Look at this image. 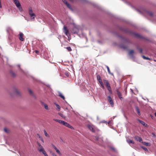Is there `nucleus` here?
<instances>
[{"label": "nucleus", "instance_id": "6e6552de", "mask_svg": "<svg viewBox=\"0 0 156 156\" xmlns=\"http://www.w3.org/2000/svg\"><path fill=\"white\" fill-rule=\"evenodd\" d=\"M52 146L54 148L56 152L60 155L61 154V153L60 152V151L57 148V147H55V145H54L53 144H52Z\"/></svg>", "mask_w": 156, "mask_h": 156}, {"label": "nucleus", "instance_id": "f3484780", "mask_svg": "<svg viewBox=\"0 0 156 156\" xmlns=\"http://www.w3.org/2000/svg\"><path fill=\"white\" fill-rule=\"evenodd\" d=\"M104 82L105 84V86H106L107 87L110 86V85L107 80H104Z\"/></svg>", "mask_w": 156, "mask_h": 156}, {"label": "nucleus", "instance_id": "a211bd4d", "mask_svg": "<svg viewBox=\"0 0 156 156\" xmlns=\"http://www.w3.org/2000/svg\"><path fill=\"white\" fill-rule=\"evenodd\" d=\"M88 128L89 129L91 130L92 132H94L95 130L94 129L93 127L90 125L88 126Z\"/></svg>", "mask_w": 156, "mask_h": 156}, {"label": "nucleus", "instance_id": "ddd939ff", "mask_svg": "<svg viewBox=\"0 0 156 156\" xmlns=\"http://www.w3.org/2000/svg\"><path fill=\"white\" fill-rule=\"evenodd\" d=\"M30 17V19L32 20H34L36 17V15L34 13L31 14H29Z\"/></svg>", "mask_w": 156, "mask_h": 156}, {"label": "nucleus", "instance_id": "2eb2a0df", "mask_svg": "<svg viewBox=\"0 0 156 156\" xmlns=\"http://www.w3.org/2000/svg\"><path fill=\"white\" fill-rule=\"evenodd\" d=\"M58 96L62 98L64 100L65 99V98L63 95L59 91H58Z\"/></svg>", "mask_w": 156, "mask_h": 156}, {"label": "nucleus", "instance_id": "c756f323", "mask_svg": "<svg viewBox=\"0 0 156 156\" xmlns=\"http://www.w3.org/2000/svg\"><path fill=\"white\" fill-rule=\"evenodd\" d=\"M111 149L114 152H117V150L114 147H111Z\"/></svg>", "mask_w": 156, "mask_h": 156}, {"label": "nucleus", "instance_id": "1a4fd4ad", "mask_svg": "<svg viewBox=\"0 0 156 156\" xmlns=\"http://www.w3.org/2000/svg\"><path fill=\"white\" fill-rule=\"evenodd\" d=\"M134 51L133 50H131L129 51V55L130 56L131 58H134V56L133 55L134 53Z\"/></svg>", "mask_w": 156, "mask_h": 156}, {"label": "nucleus", "instance_id": "3c124183", "mask_svg": "<svg viewBox=\"0 0 156 156\" xmlns=\"http://www.w3.org/2000/svg\"><path fill=\"white\" fill-rule=\"evenodd\" d=\"M69 128H70V129H74V128L72 126H71L70 125L69 126Z\"/></svg>", "mask_w": 156, "mask_h": 156}, {"label": "nucleus", "instance_id": "69168bd1", "mask_svg": "<svg viewBox=\"0 0 156 156\" xmlns=\"http://www.w3.org/2000/svg\"><path fill=\"white\" fill-rule=\"evenodd\" d=\"M110 123V121H109L108 122H107V123L108 124H109Z\"/></svg>", "mask_w": 156, "mask_h": 156}, {"label": "nucleus", "instance_id": "6e6d98bb", "mask_svg": "<svg viewBox=\"0 0 156 156\" xmlns=\"http://www.w3.org/2000/svg\"><path fill=\"white\" fill-rule=\"evenodd\" d=\"M152 134L153 135V137H156V135L154 133H152Z\"/></svg>", "mask_w": 156, "mask_h": 156}, {"label": "nucleus", "instance_id": "b1692460", "mask_svg": "<svg viewBox=\"0 0 156 156\" xmlns=\"http://www.w3.org/2000/svg\"><path fill=\"white\" fill-rule=\"evenodd\" d=\"M10 73L13 77H15L16 75V74L12 70L10 71Z\"/></svg>", "mask_w": 156, "mask_h": 156}, {"label": "nucleus", "instance_id": "f704fd0d", "mask_svg": "<svg viewBox=\"0 0 156 156\" xmlns=\"http://www.w3.org/2000/svg\"><path fill=\"white\" fill-rule=\"evenodd\" d=\"M38 150L40 152H42V153L45 151L44 150V149H38Z\"/></svg>", "mask_w": 156, "mask_h": 156}, {"label": "nucleus", "instance_id": "f257e3e1", "mask_svg": "<svg viewBox=\"0 0 156 156\" xmlns=\"http://www.w3.org/2000/svg\"><path fill=\"white\" fill-rule=\"evenodd\" d=\"M63 32L68 37V39H69L70 38V35L68 30L67 29L66 27L65 26H64L63 27Z\"/></svg>", "mask_w": 156, "mask_h": 156}, {"label": "nucleus", "instance_id": "dca6fc26", "mask_svg": "<svg viewBox=\"0 0 156 156\" xmlns=\"http://www.w3.org/2000/svg\"><path fill=\"white\" fill-rule=\"evenodd\" d=\"M137 120H138L139 122L142 124L143 125L146 126H147V124L144 121H141L139 119H137Z\"/></svg>", "mask_w": 156, "mask_h": 156}, {"label": "nucleus", "instance_id": "72a5a7b5", "mask_svg": "<svg viewBox=\"0 0 156 156\" xmlns=\"http://www.w3.org/2000/svg\"><path fill=\"white\" fill-rule=\"evenodd\" d=\"M44 134L45 135V136H47V137H49V136L47 132H46V131L45 130H44Z\"/></svg>", "mask_w": 156, "mask_h": 156}, {"label": "nucleus", "instance_id": "0e129e2a", "mask_svg": "<svg viewBox=\"0 0 156 156\" xmlns=\"http://www.w3.org/2000/svg\"><path fill=\"white\" fill-rule=\"evenodd\" d=\"M35 52L36 53H37L38 52V51L37 50H35Z\"/></svg>", "mask_w": 156, "mask_h": 156}, {"label": "nucleus", "instance_id": "7ed1b4c3", "mask_svg": "<svg viewBox=\"0 0 156 156\" xmlns=\"http://www.w3.org/2000/svg\"><path fill=\"white\" fill-rule=\"evenodd\" d=\"M97 80L98 81L101 86L103 88H104V86L102 80L101 79L100 76L99 75H97Z\"/></svg>", "mask_w": 156, "mask_h": 156}, {"label": "nucleus", "instance_id": "e433bc0d", "mask_svg": "<svg viewBox=\"0 0 156 156\" xmlns=\"http://www.w3.org/2000/svg\"><path fill=\"white\" fill-rule=\"evenodd\" d=\"M107 87L108 89V90L109 91V92H112V90H111V88L110 86Z\"/></svg>", "mask_w": 156, "mask_h": 156}, {"label": "nucleus", "instance_id": "9b49d317", "mask_svg": "<svg viewBox=\"0 0 156 156\" xmlns=\"http://www.w3.org/2000/svg\"><path fill=\"white\" fill-rule=\"evenodd\" d=\"M23 37V33L21 32H20L19 38L20 40L21 41H23L24 40Z\"/></svg>", "mask_w": 156, "mask_h": 156}, {"label": "nucleus", "instance_id": "49530a36", "mask_svg": "<svg viewBox=\"0 0 156 156\" xmlns=\"http://www.w3.org/2000/svg\"><path fill=\"white\" fill-rule=\"evenodd\" d=\"M141 147H142V149H143L145 151H147V149L146 148V147H144L143 146Z\"/></svg>", "mask_w": 156, "mask_h": 156}, {"label": "nucleus", "instance_id": "052dcab7", "mask_svg": "<svg viewBox=\"0 0 156 156\" xmlns=\"http://www.w3.org/2000/svg\"><path fill=\"white\" fill-rule=\"evenodd\" d=\"M63 2L65 4L66 1V0H62Z\"/></svg>", "mask_w": 156, "mask_h": 156}, {"label": "nucleus", "instance_id": "39448f33", "mask_svg": "<svg viewBox=\"0 0 156 156\" xmlns=\"http://www.w3.org/2000/svg\"><path fill=\"white\" fill-rule=\"evenodd\" d=\"M116 91L117 94L119 98L121 100H123V98L122 97V95L121 93L119 91L118 89H116Z\"/></svg>", "mask_w": 156, "mask_h": 156}, {"label": "nucleus", "instance_id": "603ef678", "mask_svg": "<svg viewBox=\"0 0 156 156\" xmlns=\"http://www.w3.org/2000/svg\"><path fill=\"white\" fill-rule=\"evenodd\" d=\"M46 86H47L50 89H51L50 85L48 84H46Z\"/></svg>", "mask_w": 156, "mask_h": 156}, {"label": "nucleus", "instance_id": "0eeeda50", "mask_svg": "<svg viewBox=\"0 0 156 156\" xmlns=\"http://www.w3.org/2000/svg\"><path fill=\"white\" fill-rule=\"evenodd\" d=\"M79 29L76 27H74L72 30V32L73 34L78 33Z\"/></svg>", "mask_w": 156, "mask_h": 156}, {"label": "nucleus", "instance_id": "6ab92c4d", "mask_svg": "<svg viewBox=\"0 0 156 156\" xmlns=\"http://www.w3.org/2000/svg\"><path fill=\"white\" fill-rule=\"evenodd\" d=\"M65 4L67 6V7L70 9L73 10V9L71 6L67 2V1H66Z\"/></svg>", "mask_w": 156, "mask_h": 156}, {"label": "nucleus", "instance_id": "338daca9", "mask_svg": "<svg viewBox=\"0 0 156 156\" xmlns=\"http://www.w3.org/2000/svg\"><path fill=\"white\" fill-rule=\"evenodd\" d=\"M17 66L19 67H20V65H17Z\"/></svg>", "mask_w": 156, "mask_h": 156}, {"label": "nucleus", "instance_id": "5fc2aeb1", "mask_svg": "<svg viewBox=\"0 0 156 156\" xmlns=\"http://www.w3.org/2000/svg\"><path fill=\"white\" fill-rule=\"evenodd\" d=\"M101 122L104 123H106L107 124V122L105 120H103Z\"/></svg>", "mask_w": 156, "mask_h": 156}, {"label": "nucleus", "instance_id": "423d86ee", "mask_svg": "<svg viewBox=\"0 0 156 156\" xmlns=\"http://www.w3.org/2000/svg\"><path fill=\"white\" fill-rule=\"evenodd\" d=\"M120 37L124 41V42L125 43L127 44H129L130 43V41L129 39L125 38L122 36H121Z\"/></svg>", "mask_w": 156, "mask_h": 156}, {"label": "nucleus", "instance_id": "e2e57ef3", "mask_svg": "<svg viewBox=\"0 0 156 156\" xmlns=\"http://www.w3.org/2000/svg\"><path fill=\"white\" fill-rule=\"evenodd\" d=\"M2 7L1 2H0V8H1Z\"/></svg>", "mask_w": 156, "mask_h": 156}, {"label": "nucleus", "instance_id": "680f3d73", "mask_svg": "<svg viewBox=\"0 0 156 156\" xmlns=\"http://www.w3.org/2000/svg\"><path fill=\"white\" fill-rule=\"evenodd\" d=\"M41 141L42 142H44V141L43 140V139H42V138H41Z\"/></svg>", "mask_w": 156, "mask_h": 156}, {"label": "nucleus", "instance_id": "de8ad7c7", "mask_svg": "<svg viewBox=\"0 0 156 156\" xmlns=\"http://www.w3.org/2000/svg\"><path fill=\"white\" fill-rule=\"evenodd\" d=\"M136 10L137 11V12H139V13L141 14L142 13L140 11V10L137 9H136Z\"/></svg>", "mask_w": 156, "mask_h": 156}, {"label": "nucleus", "instance_id": "4be33fe9", "mask_svg": "<svg viewBox=\"0 0 156 156\" xmlns=\"http://www.w3.org/2000/svg\"><path fill=\"white\" fill-rule=\"evenodd\" d=\"M120 47L124 49H126L127 48V47L124 44H121L120 45Z\"/></svg>", "mask_w": 156, "mask_h": 156}, {"label": "nucleus", "instance_id": "bf43d9fd", "mask_svg": "<svg viewBox=\"0 0 156 156\" xmlns=\"http://www.w3.org/2000/svg\"><path fill=\"white\" fill-rule=\"evenodd\" d=\"M82 34L83 36H86V35H85V34H84L82 33Z\"/></svg>", "mask_w": 156, "mask_h": 156}, {"label": "nucleus", "instance_id": "aec40b11", "mask_svg": "<svg viewBox=\"0 0 156 156\" xmlns=\"http://www.w3.org/2000/svg\"><path fill=\"white\" fill-rule=\"evenodd\" d=\"M136 111L137 112V114L139 115H141L139 109L138 107L136 106Z\"/></svg>", "mask_w": 156, "mask_h": 156}, {"label": "nucleus", "instance_id": "9d476101", "mask_svg": "<svg viewBox=\"0 0 156 156\" xmlns=\"http://www.w3.org/2000/svg\"><path fill=\"white\" fill-rule=\"evenodd\" d=\"M41 103L42 105L44 106V108L48 110L49 109V108L48 107V105L46 104L44 102L42 101H41Z\"/></svg>", "mask_w": 156, "mask_h": 156}, {"label": "nucleus", "instance_id": "4c0bfd02", "mask_svg": "<svg viewBox=\"0 0 156 156\" xmlns=\"http://www.w3.org/2000/svg\"><path fill=\"white\" fill-rule=\"evenodd\" d=\"M38 145L39 146V148H38V149H43V147L42 146L41 144H40L39 143H37Z\"/></svg>", "mask_w": 156, "mask_h": 156}, {"label": "nucleus", "instance_id": "58836bf2", "mask_svg": "<svg viewBox=\"0 0 156 156\" xmlns=\"http://www.w3.org/2000/svg\"><path fill=\"white\" fill-rule=\"evenodd\" d=\"M55 105L57 108L59 110L60 109V107L59 105L56 104H55Z\"/></svg>", "mask_w": 156, "mask_h": 156}, {"label": "nucleus", "instance_id": "7c9ffc66", "mask_svg": "<svg viewBox=\"0 0 156 156\" xmlns=\"http://www.w3.org/2000/svg\"><path fill=\"white\" fill-rule=\"evenodd\" d=\"M142 143H143V144H144V145H145L146 146H150V144L148 143L142 142Z\"/></svg>", "mask_w": 156, "mask_h": 156}, {"label": "nucleus", "instance_id": "a18cd8bd", "mask_svg": "<svg viewBox=\"0 0 156 156\" xmlns=\"http://www.w3.org/2000/svg\"><path fill=\"white\" fill-rule=\"evenodd\" d=\"M58 114L61 117H63V118L64 117L63 115L62 114L60 113H58Z\"/></svg>", "mask_w": 156, "mask_h": 156}, {"label": "nucleus", "instance_id": "cd10ccee", "mask_svg": "<svg viewBox=\"0 0 156 156\" xmlns=\"http://www.w3.org/2000/svg\"><path fill=\"white\" fill-rule=\"evenodd\" d=\"M141 56L144 59H147V60H150L151 59L150 58H149L148 57H146L144 55H142Z\"/></svg>", "mask_w": 156, "mask_h": 156}, {"label": "nucleus", "instance_id": "2f4dec72", "mask_svg": "<svg viewBox=\"0 0 156 156\" xmlns=\"http://www.w3.org/2000/svg\"><path fill=\"white\" fill-rule=\"evenodd\" d=\"M14 92H15V93H16V94H18V95H20V92H19V91L17 89H15V90H14Z\"/></svg>", "mask_w": 156, "mask_h": 156}, {"label": "nucleus", "instance_id": "774afa93", "mask_svg": "<svg viewBox=\"0 0 156 156\" xmlns=\"http://www.w3.org/2000/svg\"><path fill=\"white\" fill-rule=\"evenodd\" d=\"M154 115H155V116H156V112L155 113H154Z\"/></svg>", "mask_w": 156, "mask_h": 156}, {"label": "nucleus", "instance_id": "09e8293b", "mask_svg": "<svg viewBox=\"0 0 156 156\" xmlns=\"http://www.w3.org/2000/svg\"><path fill=\"white\" fill-rule=\"evenodd\" d=\"M22 16H23L25 20H27V21H29V20L27 17L23 16V15H22Z\"/></svg>", "mask_w": 156, "mask_h": 156}, {"label": "nucleus", "instance_id": "ea45409f", "mask_svg": "<svg viewBox=\"0 0 156 156\" xmlns=\"http://www.w3.org/2000/svg\"><path fill=\"white\" fill-rule=\"evenodd\" d=\"M66 48L69 51H72V49L70 47H68Z\"/></svg>", "mask_w": 156, "mask_h": 156}, {"label": "nucleus", "instance_id": "c85d7f7f", "mask_svg": "<svg viewBox=\"0 0 156 156\" xmlns=\"http://www.w3.org/2000/svg\"><path fill=\"white\" fill-rule=\"evenodd\" d=\"M127 142L129 144H130V143L134 144V143L133 141L132 140H127Z\"/></svg>", "mask_w": 156, "mask_h": 156}, {"label": "nucleus", "instance_id": "473e14b6", "mask_svg": "<svg viewBox=\"0 0 156 156\" xmlns=\"http://www.w3.org/2000/svg\"><path fill=\"white\" fill-rule=\"evenodd\" d=\"M7 31L8 33L10 34L12 31V30L10 28H9L7 29Z\"/></svg>", "mask_w": 156, "mask_h": 156}, {"label": "nucleus", "instance_id": "4d7b16f0", "mask_svg": "<svg viewBox=\"0 0 156 156\" xmlns=\"http://www.w3.org/2000/svg\"><path fill=\"white\" fill-rule=\"evenodd\" d=\"M52 155L53 156H57L56 155L55 153H52Z\"/></svg>", "mask_w": 156, "mask_h": 156}, {"label": "nucleus", "instance_id": "79ce46f5", "mask_svg": "<svg viewBox=\"0 0 156 156\" xmlns=\"http://www.w3.org/2000/svg\"><path fill=\"white\" fill-rule=\"evenodd\" d=\"M4 130L6 133H8L9 132V130L6 128H4Z\"/></svg>", "mask_w": 156, "mask_h": 156}, {"label": "nucleus", "instance_id": "393cba45", "mask_svg": "<svg viewBox=\"0 0 156 156\" xmlns=\"http://www.w3.org/2000/svg\"><path fill=\"white\" fill-rule=\"evenodd\" d=\"M28 91L30 93V94L31 95H32V96H34V97L35 98H36L35 96V95L33 93V91H32V90H31L30 89H29L28 90Z\"/></svg>", "mask_w": 156, "mask_h": 156}, {"label": "nucleus", "instance_id": "c9c22d12", "mask_svg": "<svg viewBox=\"0 0 156 156\" xmlns=\"http://www.w3.org/2000/svg\"><path fill=\"white\" fill-rule=\"evenodd\" d=\"M83 3H90L88 0H80Z\"/></svg>", "mask_w": 156, "mask_h": 156}, {"label": "nucleus", "instance_id": "13d9d810", "mask_svg": "<svg viewBox=\"0 0 156 156\" xmlns=\"http://www.w3.org/2000/svg\"><path fill=\"white\" fill-rule=\"evenodd\" d=\"M13 1H14V3H15V2H18V0H13Z\"/></svg>", "mask_w": 156, "mask_h": 156}, {"label": "nucleus", "instance_id": "5701e85b", "mask_svg": "<svg viewBox=\"0 0 156 156\" xmlns=\"http://www.w3.org/2000/svg\"><path fill=\"white\" fill-rule=\"evenodd\" d=\"M134 34L135 36L136 37L139 38H142V36L138 34L134 33Z\"/></svg>", "mask_w": 156, "mask_h": 156}, {"label": "nucleus", "instance_id": "a19ab883", "mask_svg": "<svg viewBox=\"0 0 156 156\" xmlns=\"http://www.w3.org/2000/svg\"><path fill=\"white\" fill-rule=\"evenodd\" d=\"M147 13L149 15H150L151 16H153V14L151 12H147Z\"/></svg>", "mask_w": 156, "mask_h": 156}, {"label": "nucleus", "instance_id": "864d4df0", "mask_svg": "<svg viewBox=\"0 0 156 156\" xmlns=\"http://www.w3.org/2000/svg\"><path fill=\"white\" fill-rule=\"evenodd\" d=\"M20 69L23 72L24 74L26 75V73L22 69H21V68H20Z\"/></svg>", "mask_w": 156, "mask_h": 156}, {"label": "nucleus", "instance_id": "37998d69", "mask_svg": "<svg viewBox=\"0 0 156 156\" xmlns=\"http://www.w3.org/2000/svg\"><path fill=\"white\" fill-rule=\"evenodd\" d=\"M43 154L45 156H48V154H47L46 152V151H44V152Z\"/></svg>", "mask_w": 156, "mask_h": 156}, {"label": "nucleus", "instance_id": "a878e982", "mask_svg": "<svg viewBox=\"0 0 156 156\" xmlns=\"http://www.w3.org/2000/svg\"><path fill=\"white\" fill-rule=\"evenodd\" d=\"M105 66H106V68H107V70H108V73L109 74H111V75H113V73H111L110 72V69H109V68L108 66H106V65Z\"/></svg>", "mask_w": 156, "mask_h": 156}, {"label": "nucleus", "instance_id": "8fccbe9b", "mask_svg": "<svg viewBox=\"0 0 156 156\" xmlns=\"http://www.w3.org/2000/svg\"><path fill=\"white\" fill-rule=\"evenodd\" d=\"M139 50H140V53H142V52H143V50L142 48H139Z\"/></svg>", "mask_w": 156, "mask_h": 156}, {"label": "nucleus", "instance_id": "c03bdc74", "mask_svg": "<svg viewBox=\"0 0 156 156\" xmlns=\"http://www.w3.org/2000/svg\"><path fill=\"white\" fill-rule=\"evenodd\" d=\"M43 154L45 156H48V154H47L46 152V151H44V152Z\"/></svg>", "mask_w": 156, "mask_h": 156}, {"label": "nucleus", "instance_id": "f8f14e48", "mask_svg": "<svg viewBox=\"0 0 156 156\" xmlns=\"http://www.w3.org/2000/svg\"><path fill=\"white\" fill-rule=\"evenodd\" d=\"M134 138L136 140L139 141L140 142L142 143V139L140 137L138 136H136L134 137Z\"/></svg>", "mask_w": 156, "mask_h": 156}, {"label": "nucleus", "instance_id": "4468645a", "mask_svg": "<svg viewBox=\"0 0 156 156\" xmlns=\"http://www.w3.org/2000/svg\"><path fill=\"white\" fill-rule=\"evenodd\" d=\"M53 120H54V121H56V122H58L62 125L63 124L64 122H65L64 121H62V120H59V119H53Z\"/></svg>", "mask_w": 156, "mask_h": 156}, {"label": "nucleus", "instance_id": "f03ea898", "mask_svg": "<svg viewBox=\"0 0 156 156\" xmlns=\"http://www.w3.org/2000/svg\"><path fill=\"white\" fill-rule=\"evenodd\" d=\"M15 3L16 5L19 9L20 11L21 12H22L23 11V9L19 1H18L16 2H15Z\"/></svg>", "mask_w": 156, "mask_h": 156}, {"label": "nucleus", "instance_id": "bb28decb", "mask_svg": "<svg viewBox=\"0 0 156 156\" xmlns=\"http://www.w3.org/2000/svg\"><path fill=\"white\" fill-rule=\"evenodd\" d=\"M63 125L65 126H66L68 128H69V126L70 125L69 123H68L67 122H64Z\"/></svg>", "mask_w": 156, "mask_h": 156}, {"label": "nucleus", "instance_id": "20e7f679", "mask_svg": "<svg viewBox=\"0 0 156 156\" xmlns=\"http://www.w3.org/2000/svg\"><path fill=\"white\" fill-rule=\"evenodd\" d=\"M108 100L109 102L110 103L111 105V106L112 107H113L114 106V102L112 100V98L111 97L109 96H108Z\"/></svg>", "mask_w": 156, "mask_h": 156}, {"label": "nucleus", "instance_id": "412c9836", "mask_svg": "<svg viewBox=\"0 0 156 156\" xmlns=\"http://www.w3.org/2000/svg\"><path fill=\"white\" fill-rule=\"evenodd\" d=\"M28 12L29 14H31L34 13L32 11V8L31 7H29L28 9Z\"/></svg>", "mask_w": 156, "mask_h": 156}]
</instances>
